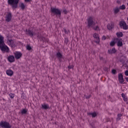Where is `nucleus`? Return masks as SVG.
Wrapping results in <instances>:
<instances>
[{
	"label": "nucleus",
	"mask_w": 128,
	"mask_h": 128,
	"mask_svg": "<svg viewBox=\"0 0 128 128\" xmlns=\"http://www.w3.org/2000/svg\"><path fill=\"white\" fill-rule=\"evenodd\" d=\"M4 36L0 35V49L2 52H10V48L6 44H4Z\"/></svg>",
	"instance_id": "1"
},
{
	"label": "nucleus",
	"mask_w": 128,
	"mask_h": 128,
	"mask_svg": "<svg viewBox=\"0 0 128 128\" xmlns=\"http://www.w3.org/2000/svg\"><path fill=\"white\" fill-rule=\"evenodd\" d=\"M86 20L87 27L88 28H92L94 26H95L96 24H98V22L96 21V20H94L92 16H90Z\"/></svg>",
	"instance_id": "2"
},
{
	"label": "nucleus",
	"mask_w": 128,
	"mask_h": 128,
	"mask_svg": "<svg viewBox=\"0 0 128 128\" xmlns=\"http://www.w3.org/2000/svg\"><path fill=\"white\" fill-rule=\"evenodd\" d=\"M19 2L20 0H8V4L10 6L13 10L18 8V6Z\"/></svg>",
	"instance_id": "3"
},
{
	"label": "nucleus",
	"mask_w": 128,
	"mask_h": 128,
	"mask_svg": "<svg viewBox=\"0 0 128 128\" xmlns=\"http://www.w3.org/2000/svg\"><path fill=\"white\" fill-rule=\"evenodd\" d=\"M51 12L54 14V16H58V18L62 16V12L58 8H51Z\"/></svg>",
	"instance_id": "4"
},
{
	"label": "nucleus",
	"mask_w": 128,
	"mask_h": 128,
	"mask_svg": "<svg viewBox=\"0 0 128 128\" xmlns=\"http://www.w3.org/2000/svg\"><path fill=\"white\" fill-rule=\"evenodd\" d=\"M0 126L2 128H12V125H10L8 122H1Z\"/></svg>",
	"instance_id": "5"
},
{
	"label": "nucleus",
	"mask_w": 128,
	"mask_h": 128,
	"mask_svg": "<svg viewBox=\"0 0 128 128\" xmlns=\"http://www.w3.org/2000/svg\"><path fill=\"white\" fill-rule=\"evenodd\" d=\"M119 25L121 28H123V30H128V26L126 25V23L124 20L120 22Z\"/></svg>",
	"instance_id": "6"
},
{
	"label": "nucleus",
	"mask_w": 128,
	"mask_h": 128,
	"mask_svg": "<svg viewBox=\"0 0 128 128\" xmlns=\"http://www.w3.org/2000/svg\"><path fill=\"white\" fill-rule=\"evenodd\" d=\"M12 14L11 12H8L5 16V20L7 22H10L12 20Z\"/></svg>",
	"instance_id": "7"
},
{
	"label": "nucleus",
	"mask_w": 128,
	"mask_h": 128,
	"mask_svg": "<svg viewBox=\"0 0 128 128\" xmlns=\"http://www.w3.org/2000/svg\"><path fill=\"white\" fill-rule=\"evenodd\" d=\"M38 38L40 40V42H48V38H46V37L42 35L38 36Z\"/></svg>",
	"instance_id": "8"
},
{
	"label": "nucleus",
	"mask_w": 128,
	"mask_h": 128,
	"mask_svg": "<svg viewBox=\"0 0 128 128\" xmlns=\"http://www.w3.org/2000/svg\"><path fill=\"white\" fill-rule=\"evenodd\" d=\"M8 46H12V48H14L16 46V42L12 40H8Z\"/></svg>",
	"instance_id": "9"
},
{
	"label": "nucleus",
	"mask_w": 128,
	"mask_h": 128,
	"mask_svg": "<svg viewBox=\"0 0 128 128\" xmlns=\"http://www.w3.org/2000/svg\"><path fill=\"white\" fill-rule=\"evenodd\" d=\"M14 54L15 56V58H16V60H20V58L22 56V52H15Z\"/></svg>",
	"instance_id": "10"
},
{
	"label": "nucleus",
	"mask_w": 128,
	"mask_h": 128,
	"mask_svg": "<svg viewBox=\"0 0 128 128\" xmlns=\"http://www.w3.org/2000/svg\"><path fill=\"white\" fill-rule=\"evenodd\" d=\"M56 56L60 60V62H62V58H64V56H62V54L60 52H58L56 54Z\"/></svg>",
	"instance_id": "11"
},
{
	"label": "nucleus",
	"mask_w": 128,
	"mask_h": 128,
	"mask_svg": "<svg viewBox=\"0 0 128 128\" xmlns=\"http://www.w3.org/2000/svg\"><path fill=\"white\" fill-rule=\"evenodd\" d=\"M93 37L96 40L95 42H96V44H100V36H98V34L96 33H94L93 35Z\"/></svg>",
	"instance_id": "12"
},
{
	"label": "nucleus",
	"mask_w": 128,
	"mask_h": 128,
	"mask_svg": "<svg viewBox=\"0 0 128 128\" xmlns=\"http://www.w3.org/2000/svg\"><path fill=\"white\" fill-rule=\"evenodd\" d=\"M116 40L118 42H117V46H122V40L120 38H117L116 39Z\"/></svg>",
	"instance_id": "13"
},
{
	"label": "nucleus",
	"mask_w": 128,
	"mask_h": 128,
	"mask_svg": "<svg viewBox=\"0 0 128 128\" xmlns=\"http://www.w3.org/2000/svg\"><path fill=\"white\" fill-rule=\"evenodd\" d=\"M118 80L120 84H124V76H122V74H118Z\"/></svg>",
	"instance_id": "14"
},
{
	"label": "nucleus",
	"mask_w": 128,
	"mask_h": 128,
	"mask_svg": "<svg viewBox=\"0 0 128 128\" xmlns=\"http://www.w3.org/2000/svg\"><path fill=\"white\" fill-rule=\"evenodd\" d=\"M26 34H28L30 36H36V33L33 32L32 30H26Z\"/></svg>",
	"instance_id": "15"
},
{
	"label": "nucleus",
	"mask_w": 128,
	"mask_h": 128,
	"mask_svg": "<svg viewBox=\"0 0 128 128\" xmlns=\"http://www.w3.org/2000/svg\"><path fill=\"white\" fill-rule=\"evenodd\" d=\"M114 28V23L113 22H111L110 24H108L107 26V28H108L110 30H112Z\"/></svg>",
	"instance_id": "16"
},
{
	"label": "nucleus",
	"mask_w": 128,
	"mask_h": 128,
	"mask_svg": "<svg viewBox=\"0 0 128 128\" xmlns=\"http://www.w3.org/2000/svg\"><path fill=\"white\" fill-rule=\"evenodd\" d=\"M6 74L7 76H14V71L10 69H9L6 70Z\"/></svg>",
	"instance_id": "17"
},
{
	"label": "nucleus",
	"mask_w": 128,
	"mask_h": 128,
	"mask_svg": "<svg viewBox=\"0 0 128 128\" xmlns=\"http://www.w3.org/2000/svg\"><path fill=\"white\" fill-rule=\"evenodd\" d=\"M8 60L10 62H14V56L10 55L8 57Z\"/></svg>",
	"instance_id": "18"
},
{
	"label": "nucleus",
	"mask_w": 128,
	"mask_h": 128,
	"mask_svg": "<svg viewBox=\"0 0 128 128\" xmlns=\"http://www.w3.org/2000/svg\"><path fill=\"white\" fill-rule=\"evenodd\" d=\"M116 50L114 48L108 50V54H116Z\"/></svg>",
	"instance_id": "19"
},
{
	"label": "nucleus",
	"mask_w": 128,
	"mask_h": 128,
	"mask_svg": "<svg viewBox=\"0 0 128 128\" xmlns=\"http://www.w3.org/2000/svg\"><path fill=\"white\" fill-rule=\"evenodd\" d=\"M120 8L118 7H116L115 8H114L113 10L114 12V14H118L120 12Z\"/></svg>",
	"instance_id": "20"
},
{
	"label": "nucleus",
	"mask_w": 128,
	"mask_h": 128,
	"mask_svg": "<svg viewBox=\"0 0 128 128\" xmlns=\"http://www.w3.org/2000/svg\"><path fill=\"white\" fill-rule=\"evenodd\" d=\"M42 108L43 110H48L50 108V106L48 104H44L42 105Z\"/></svg>",
	"instance_id": "21"
},
{
	"label": "nucleus",
	"mask_w": 128,
	"mask_h": 128,
	"mask_svg": "<svg viewBox=\"0 0 128 128\" xmlns=\"http://www.w3.org/2000/svg\"><path fill=\"white\" fill-rule=\"evenodd\" d=\"M20 7L21 8V9L22 10H24V8H26V5L24 4V3H21L20 4Z\"/></svg>",
	"instance_id": "22"
},
{
	"label": "nucleus",
	"mask_w": 128,
	"mask_h": 128,
	"mask_svg": "<svg viewBox=\"0 0 128 128\" xmlns=\"http://www.w3.org/2000/svg\"><path fill=\"white\" fill-rule=\"evenodd\" d=\"M122 115L120 114H119L117 115V118L116 119V122H118V120H122Z\"/></svg>",
	"instance_id": "23"
},
{
	"label": "nucleus",
	"mask_w": 128,
	"mask_h": 128,
	"mask_svg": "<svg viewBox=\"0 0 128 128\" xmlns=\"http://www.w3.org/2000/svg\"><path fill=\"white\" fill-rule=\"evenodd\" d=\"M92 30H96V31H100V26H96V27L93 26L92 28Z\"/></svg>",
	"instance_id": "24"
},
{
	"label": "nucleus",
	"mask_w": 128,
	"mask_h": 128,
	"mask_svg": "<svg viewBox=\"0 0 128 128\" xmlns=\"http://www.w3.org/2000/svg\"><path fill=\"white\" fill-rule=\"evenodd\" d=\"M88 116H92V118H96V112H94L93 113H88Z\"/></svg>",
	"instance_id": "25"
},
{
	"label": "nucleus",
	"mask_w": 128,
	"mask_h": 128,
	"mask_svg": "<svg viewBox=\"0 0 128 128\" xmlns=\"http://www.w3.org/2000/svg\"><path fill=\"white\" fill-rule=\"evenodd\" d=\"M116 34L118 38H122L123 36L122 32H118Z\"/></svg>",
	"instance_id": "26"
},
{
	"label": "nucleus",
	"mask_w": 128,
	"mask_h": 128,
	"mask_svg": "<svg viewBox=\"0 0 128 128\" xmlns=\"http://www.w3.org/2000/svg\"><path fill=\"white\" fill-rule=\"evenodd\" d=\"M26 112H28V110H26V109H23L22 110V111L21 112V113L22 114H26Z\"/></svg>",
	"instance_id": "27"
},
{
	"label": "nucleus",
	"mask_w": 128,
	"mask_h": 128,
	"mask_svg": "<svg viewBox=\"0 0 128 128\" xmlns=\"http://www.w3.org/2000/svg\"><path fill=\"white\" fill-rule=\"evenodd\" d=\"M119 9L126 10V6L124 4H122V6H120Z\"/></svg>",
	"instance_id": "28"
},
{
	"label": "nucleus",
	"mask_w": 128,
	"mask_h": 128,
	"mask_svg": "<svg viewBox=\"0 0 128 128\" xmlns=\"http://www.w3.org/2000/svg\"><path fill=\"white\" fill-rule=\"evenodd\" d=\"M9 96H10V98H14V94L10 93L9 94Z\"/></svg>",
	"instance_id": "29"
},
{
	"label": "nucleus",
	"mask_w": 128,
	"mask_h": 128,
	"mask_svg": "<svg viewBox=\"0 0 128 128\" xmlns=\"http://www.w3.org/2000/svg\"><path fill=\"white\" fill-rule=\"evenodd\" d=\"M116 44V42L114 41H112L110 43V46H114Z\"/></svg>",
	"instance_id": "30"
},
{
	"label": "nucleus",
	"mask_w": 128,
	"mask_h": 128,
	"mask_svg": "<svg viewBox=\"0 0 128 128\" xmlns=\"http://www.w3.org/2000/svg\"><path fill=\"white\" fill-rule=\"evenodd\" d=\"M26 50H32V47L28 45L26 46Z\"/></svg>",
	"instance_id": "31"
},
{
	"label": "nucleus",
	"mask_w": 128,
	"mask_h": 128,
	"mask_svg": "<svg viewBox=\"0 0 128 128\" xmlns=\"http://www.w3.org/2000/svg\"><path fill=\"white\" fill-rule=\"evenodd\" d=\"M123 100L124 102H126V104H128V98H126V96L123 98Z\"/></svg>",
	"instance_id": "32"
},
{
	"label": "nucleus",
	"mask_w": 128,
	"mask_h": 128,
	"mask_svg": "<svg viewBox=\"0 0 128 128\" xmlns=\"http://www.w3.org/2000/svg\"><path fill=\"white\" fill-rule=\"evenodd\" d=\"M64 32H65V34H68L70 32V30H66V29H64Z\"/></svg>",
	"instance_id": "33"
},
{
	"label": "nucleus",
	"mask_w": 128,
	"mask_h": 128,
	"mask_svg": "<svg viewBox=\"0 0 128 128\" xmlns=\"http://www.w3.org/2000/svg\"><path fill=\"white\" fill-rule=\"evenodd\" d=\"M112 73L113 74H116V70H112Z\"/></svg>",
	"instance_id": "34"
},
{
	"label": "nucleus",
	"mask_w": 128,
	"mask_h": 128,
	"mask_svg": "<svg viewBox=\"0 0 128 128\" xmlns=\"http://www.w3.org/2000/svg\"><path fill=\"white\" fill-rule=\"evenodd\" d=\"M106 120L107 122H112V120H110V118H106Z\"/></svg>",
	"instance_id": "35"
},
{
	"label": "nucleus",
	"mask_w": 128,
	"mask_h": 128,
	"mask_svg": "<svg viewBox=\"0 0 128 128\" xmlns=\"http://www.w3.org/2000/svg\"><path fill=\"white\" fill-rule=\"evenodd\" d=\"M63 12H64L65 14H68V11L66 10H63Z\"/></svg>",
	"instance_id": "36"
},
{
	"label": "nucleus",
	"mask_w": 128,
	"mask_h": 128,
	"mask_svg": "<svg viewBox=\"0 0 128 128\" xmlns=\"http://www.w3.org/2000/svg\"><path fill=\"white\" fill-rule=\"evenodd\" d=\"M32 2V0H24L25 2Z\"/></svg>",
	"instance_id": "37"
},
{
	"label": "nucleus",
	"mask_w": 128,
	"mask_h": 128,
	"mask_svg": "<svg viewBox=\"0 0 128 128\" xmlns=\"http://www.w3.org/2000/svg\"><path fill=\"white\" fill-rule=\"evenodd\" d=\"M91 97H92V95L90 94L89 96H86V99L90 98H91Z\"/></svg>",
	"instance_id": "38"
},
{
	"label": "nucleus",
	"mask_w": 128,
	"mask_h": 128,
	"mask_svg": "<svg viewBox=\"0 0 128 128\" xmlns=\"http://www.w3.org/2000/svg\"><path fill=\"white\" fill-rule=\"evenodd\" d=\"M102 40H106V36H103L102 37Z\"/></svg>",
	"instance_id": "39"
},
{
	"label": "nucleus",
	"mask_w": 128,
	"mask_h": 128,
	"mask_svg": "<svg viewBox=\"0 0 128 128\" xmlns=\"http://www.w3.org/2000/svg\"><path fill=\"white\" fill-rule=\"evenodd\" d=\"M122 96L124 98H126V95L124 94H122Z\"/></svg>",
	"instance_id": "40"
},
{
	"label": "nucleus",
	"mask_w": 128,
	"mask_h": 128,
	"mask_svg": "<svg viewBox=\"0 0 128 128\" xmlns=\"http://www.w3.org/2000/svg\"><path fill=\"white\" fill-rule=\"evenodd\" d=\"M125 74H126V76H128V70H126L125 72Z\"/></svg>",
	"instance_id": "41"
},
{
	"label": "nucleus",
	"mask_w": 128,
	"mask_h": 128,
	"mask_svg": "<svg viewBox=\"0 0 128 128\" xmlns=\"http://www.w3.org/2000/svg\"><path fill=\"white\" fill-rule=\"evenodd\" d=\"M120 62L122 64H124V60H120Z\"/></svg>",
	"instance_id": "42"
},
{
	"label": "nucleus",
	"mask_w": 128,
	"mask_h": 128,
	"mask_svg": "<svg viewBox=\"0 0 128 128\" xmlns=\"http://www.w3.org/2000/svg\"><path fill=\"white\" fill-rule=\"evenodd\" d=\"M126 78V82H128V78Z\"/></svg>",
	"instance_id": "43"
},
{
	"label": "nucleus",
	"mask_w": 128,
	"mask_h": 128,
	"mask_svg": "<svg viewBox=\"0 0 128 128\" xmlns=\"http://www.w3.org/2000/svg\"><path fill=\"white\" fill-rule=\"evenodd\" d=\"M100 60H102V57H100Z\"/></svg>",
	"instance_id": "44"
},
{
	"label": "nucleus",
	"mask_w": 128,
	"mask_h": 128,
	"mask_svg": "<svg viewBox=\"0 0 128 128\" xmlns=\"http://www.w3.org/2000/svg\"><path fill=\"white\" fill-rule=\"evenodd\" d=\"M66 40H68V39H65V42H66Z\"/></svg>",
	"instance_id": "45"
},
{
	"label": "nucleus",
	"mask_w": 128,
	"mask_h": 128,
	"mask_svg": "<svg viewBox=\"0 0 128 128\" xmlns=\"http://www.w3.org/2000/svg\"><path fill=\"white\" fill-rule=\"evenodd\" d=\"M114 120V118H112V120Z\"/></svg>",
	"instance_id": "46"
},
{
	"label": "nucleus",
	"mask_w": 128,
	"mask_h": 128,
	"mask_svg": "<svg viewBox=\"0 0 128 128\" xmlns=\"http://www.w3.org/2000/svg\"><path fill=\"white\" fill-rule=\"evenodd\" d=\"M127 20H128V17L127 18Z\"/></svg>",
	"instance_id": "47"
},
{
	"label": "nucleus",
	"mask_w": 128,
	"mask_h": 128,
	"mask_svg": "<svg viewBox=\"0 0 128 128\" xmlns=\"http://www.w3.org/2000/svg\"><path fill=\"white\" fill-rule=\"evenodd\" d=\"M70 68H72V67H70Z\"/></svg>",
	"instance_id": "48"
},
{
	"label": "nucleus",
	"mask_w": 128,
	"mask_h": 128,
	"mask_svg": "<svg viewBox=\"0 0 128 128\" xmlns=\"http://www.w3.org/2000/svg\"><path fill=\"white\" fill-rule=\"evenodd\" d=\"M70 68H72V67H70Z\"/></svg>",
	"instance_id": "49"
},
{
	"label": "nucleus",
	"mask_w": 128,
	"mask_h": 128,
	"mask_svg": "<svg viewBox=\"0 0 128 128\" xmlns=\"http://www.w3.org/2000/svg\"><path fill=\"white\" fill-rule=\"evenodd\" d=\"M117 2H118V1Z\"/></svg>",
	"instance_id": "50"
},
{
	"label": "nucleus",
	"mask_w": 128,
	"mask_h": 128,
	"mask_svg": "<svg viewBox=\"0 0 128 128\" xmlns=\"http://www.w3.org/2000/svg\"><path fill=\"white\" fill-rule=\"evenodd\" d=\"M117 2H118V1Z\"/></svg>",
	"instance_id": "51"
},
{
	"label": "nucleus",
	"mask_w": 128,
	"mask_h": 128,
	"mask_svg": "<svg viewBox=\"0 0 128 128\" xmlns=\"http://www.w3.org/2000/svg\"><path fill=\"white\" fill-rule=\"evenodd\" d=\"M68 41V40H66V42H67Z\"/></svg>",
	"instance_id": "52"
},
{
	"label": "nucleus",
	"mask_w": 128,
	"mask_h": 128,
	"mask_svg": "<svg viewBox=\"0 0 128 128\" xmlns=\"http://www.w3.org/2000/svg\"><path fill=\"white\" fill-rule=\"evenodd\" d=\"M127 4L128 5V3H127Z\"/></svg>",
	"instance_id": "53"
}]
</instances>
